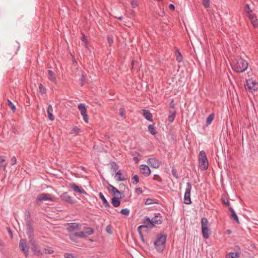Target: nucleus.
Masks as SVG:
<instances>
[{"instance_id": "338daca9", "label": "nucleus", "mask_w": 258, "mask_h": 258, "mask_svg": "<svg viewBox=\"0 0 258 258\" xmlns=\"http://www.w3.org/2000/svg\"><path fill=\"white\" fill-rule=\"evenodd\" d=\"M8 231H9V233H10V234L12 235V233L10 229V228H8Z\"/></svg>"}, {"instance_id": "49530a36", "label": "nucleus", "mask_w": 258, "mask_h": 258, "mask_svg": "<svg viewBox=\"0 0 258 258\" xmlns=\"http://www.w3.org/2000/svg\"><path fill=\"white\" fill-rule=\"evenodd\" d=\"M138 5V2L137 0H132L131 1V6L132 8H135Z\"/></svg>"}, {"instance_id": "c85d7f7f", "label": "nucleus", "mask_w": 258, "mask_h": 258, "mask_svg": "<svg viewBox=\"0 0 258 258\" xmlns=\"http://www.w3.org/2000/svg\"><path fill=\"white\" fill-rule=\"evenodd\" d=\"M176 55V60L180 62L182 61L183 58L182 56L179 51V50L178 48H176L175 50Z\"/></svg>"}, {"instance_id": "8fccbe9b", "label": "nucleus", "mask_w": 258, "mask_h": 258, "mask_svg": "<svg viewBox=\"0 0 258 258\" xmlns=\"http://www.w3.org/2000/svg\"><path fill=\"white\" fill-rule=\"evenodd\" d=\"M98 196L102 200V203L107 200L102 192H99Z\"/></svg>"}, {"instance_id": "cd10ccee", "label": "nucleus", "mask_w": 258, "mask_h": 258, "mask_svg": "<svg viewBox=\"0 0 258 258\" xmlns=\"http://www.w3.org/2000/svg\"><path fill=\"white\" fill-rule=\"evenodd\" d=\"M112 204L114 207H118L120 204V201L118 198L113 197L112 198Z\"/></svg>"}, {"instance_id": "f704fd0d", "label": "nucleus", "mask_w": 258, "mask_h": 258, "mask_svg": "<svg viewBox=\"0 0 258 258\" xmlns=\"http://www.w3.org/2000/svg\"><path fill=\"white\" fill-rule=\"evenodd\" d=\"M238 256L236 252H229L226 255V258H238Z\"/></svg>"}, {"instance_id": "6ab92c4d", "label": "nucleus", "mask_w": 258, "mask_h": 258, "mask_svg": "<svg viewBox=\"0 0 258 258\" xmlns=\"http://www.w3.org/2000/svg\"><path fill=\"white\" fill-rule=\"evenodd\" d=\"M61 199L65 202L73 203L72 198L67 192L62 194L60 196Z\"/></svg>"}, {"instance_id": "58836bf2", "label": "nucleus", "mask_w": 258, "mask_h": 258, "mask_svg": "<svg viewBox=\"0 0 258 258\" xmlns=\"http://www.w3.org/2000/svg\"><path fill=\"white\" fill-rule=\"evenodd\" d=\"M130 210L127 208L123 209L120 211V213L125 216H128L130 214Z\"/></svg>"}, {"instance_id": "393cba45", "label": "nucleus", "mask_w": 258, "mask_h": 258, "mask_svg": "<svg viewBox=\"0 0 258 258\" xmlns=\"http://www.w3.org/2000/svg\"><path fill=\"white\" fill-rule=\"evenodd\" d=\"M202 232L203 236L205 239L208 238L211 234V230L209 227L204 228L202 229Z\"/></svg>"}, {"instance_id": "5701e85b", "label": "nucleus", "mask_w": 258, "mask_h": 258, "mask_svg": "<svg viewBox=\"0 0 258 258\" xmlns=\"http://www.w3.org/2000/svg\"><path fill=\"white\" fill-rule=\"evenodd\" d=\"M6 157L0 156V170L5 169L6 167Z\"/></svg>"}, {"instance_id": "13d9d810", "label": "nucleus", "mask_w": 258, "mask_h": 258, "mask_svg": "<svg viewBox=\"0 0 258 258\" xmlns=\"http://www.w3.org/2000/svg\"><path fill=\"white\" fill-rule=\"evenodd\" d=\"M25 221H26V224L27 225V221H29V222H32L31 221V218L29 215H28L25 218Z\"/></svg>"}, {"instance_id": "7c9ffc66", "label": "nucleus", "mask_w": 258, "mask_h": 258, "mask_svg": "<svg viewBox=\"0 0 258 258\" xmlns=\"http://www.w3.org/2000/svg\"><path fill=\"white\" fill-rule=\"evenodd\" d=\"M148 128L149 132L151 134L155 135L157 134V131H156L155 126L153 124H149Z\"/></svg>"}, {"instance_id": "de8ad7c7", "label": "nucleus", "mask_w": 258, "mask_h": 258, "mask_svg": "<svg viewBox=\"0 0 258 258\" xmlns=\"http://www.w3.org/2000/svg\"><path fill=\"white\" fill-rule=\"evenodd\" d=\"M154 200L153 199H147L145 202V204L146 205H151L153 203H154Z\"/></svg>"}, {"instance_id": "a211bd4d", "label": "nucleus", "mask_w": 258, "mask_h": 258, "mask_svg": "<svg viewBox=\"0 0 258 258\" xmlns=\"http://www.w3.org/2000/svg\"><path fill=\"white\" fill-rule=\"evenodd\" d=\"M141 111L142 112L143 115L147 120L150 121H153V115L149 110L147 109H142Z\"/></svg>"}, {"instance_id": "4468645a", "label": "nucleus", "mask_w": 258, "mask_h": 258, "mask_svg": "<svg viewBox=\"0 0 258 258\" xmlns=\"http://www.w3.org/2000/svg\"><path fill=\"white\" fill-rule=\"evenodd\" d=\"M141 172L145 176H148L151 173V170L149 167L146 165L142 164L140 166Z\"/></svg>"}, {"instance_id": "a18cd8bd", "label": "nucleus", "mask_w": 258, "mask_h": 258, "mask_svg": "<svg viewBox=\"0 0 258 258\" xmlns=\"http://www.w3.org/2000/svg\"><path fill=\"white\" fill-rule=\"evenodd\" d=\"M65 258H76L74 254L71 253H66L64 254Z\"/></svg>"}, {"instance_id": "c03bdc74", "label": "nucleus", "mask_w": 258, "mask_h": 258, "mask_svg": "<svg viewBox=\"0 0 258 258\" xmlns=\"http://www.w3.org/2000/svg\"><path fill=\"white\" fill-rule=\"evenodd\" d=\"M244 11L246 14L249 13L250 12H251L252 11L250 10L249 5L246 4L245 5Z\"/></svg>"}, {"instance_id": "6e6d98bb", "label": "nucleus", "mask_w": 258, "mask_h": 258, "mask_svg": "<svg viewBox=\"0 0 258 258\" xmlns=\"http://www.w3.org/2000/svg\"><path fill=\"white\" fill-rule=\"evenodd\" d=\"M136 192L138 194H142L143 193V190L142 188H137L136 189Z\"/></svg>"}, {"instance_id": "ddd939ff", "label": "nucleus", "mask_w": 258, "mask_h": 258, "mask_svg": "<svg viewBox=\"0 0 258 258\" xmlns=\"http://www.w3.org/2000/svg\"><path fill=\"white\" fill-rule=\"evenodd\" d=\"M70 186L75 192L87 195V192L84 189H83L81 187L77 185L75 183H71Z\"/></svg>"}, {"instance_id": "c756f323", "label": "nucleus", "mask_w": 258, "mask_h": 258, "mask_svg": "<svg viewBox=\"0 0 258 258\" xmlns=\"http://www.w3.org/2000/svg\"><path fill=\"white\" fill-rule=\"evenodd\" d=\"M215 117V115L214 113L210 114L207 117L206 120V124L207 125H209L213 121Z\"/></svg>"}, {"instance_id": "052dcab7", "label": "nucleus", "mask_w": 258, "mask_h": 258, "mask_svg": "<svg viewBox=\"0 0 258 258\" xmlns=\"http://www.w3.org/2000/svg\"><path fill=\"white\" fill-rule=\"evenodd\" d=\"M169 8L170 9L172 10H174V9H175L174 6L173 4H170L169 5Z\"/></svg>"}, {"instance_id": "4c0bfd02", "label": "nucleus", "mask_w": 258, "mask_h": 258, "mask_svg": "<svg viewBox=\"0 0 258 258\" xmlns=\"http://www.w3.org/2000/svg\"><path fill=\"white\" fill-rule=\"evenodd\" d=\"M8 102L9 107L13 112H15L16 111V107L15 105L10 100H8Z\"/></svg>"}, {"instance_id": "37998d69", "label": "nucleus", "mask_w": 258, "mask_h": 258, "mask_svg": "<svg viewBox=\"0 0 258 258\" xmlns=\"http://www.w3.org/2000/svg\"><path fill=\"white\" fill-rule=\"evenodd\" d=\"M202 4L205 8H208L210 6V0H202Z\"/></svg>"}, {"instance_id": "680f3d73", "label": "nucleus", "mask_w": 258, "mask_h": 258, "mask_svg": "<svg viewBox=\"0 0 258 258\" xmlns=\"http://www.w3.org/2000/svg\"><path fill=\"white\" fill-rule=\"evenodd\" d=\"M225 233H226V234L229 235V234H231L232 231L231 230L228 229L226 231Z\"/></svg>"}, {"instance_id": "7ed1b4c3", "label": "nucleus", "mask_w": 258, "mask_h": 258, "mask_svg": "<svg viewBox=\"0 0 258 258\" xmlns=\"http://www.w3.org/2000/svg\"><path fill=\"white\" fill-rule=\"evenodd\" d=\"M199 163L202 170H206L208 169L209 163L204 151H201L199 153Z\"/></svg>"}, {"instance_id": "72a5a7b5", "label": "nucleus", "mask_w": 258, "mask_h": 258, "mask_svg": "<svg viewBox=\"0 0 258 258\" xmlns=\"http://www.w3.org/2000/svg\"><path fill=\"white\" fill-rule=\"evenodd\" d=\"M109 186L110 188H111V192L113 195H115L116 194H120V192L116 187H115L113 185L110 184L109 185Z\"/></svg>"}, {"instance_id": "f257e3e1", "label": "nucleus", "mask_w": 258, "mask_h": 258, "mask_svg": "<svg viewBox=\"0 0 258 258\" xmlns=\"http://www.w3.org/2000/svg\"><path fill=\"white\" fill-rule=\"evenodd\" d=\"M232 68L236 72L241 73L244 72L248 68V62L241 57H237L233 60Z\"/></svg>"}, {"instance_id": "79ce46f5", "label": "nucleus", "mask_w": 258, "mask_h": 258, "mask_svg": "<svg viewBox=\"0 0 258 258\" xmlns=\"http://www.w3.org/2000/svg\"><path fill=\"white\" fill-rule=\"evenodd\" d=\"M171 172H172V174L173 176L174 177H175L176 179L178 178V174H177V170H176V169L175 168L173 167L172 168Z\"/></svg>"}, {"instance_id": "423d86ee", "label": "nucleus", "mask_w": 258, "mask_h": 258, "mask_svg": "<svg viewBox=\"0 0 258 258\" xmlns=\"http://www.w3.org/2000/svg\"><path fill=\"white\" fill-rule=\"evenodd\" d=\"M245 88L249 91H255L258 89V83L252 79L246 81Z\"/></svg>"}, {"instance_id": "ea45409f", "label": "nucleus", "mask_w": 258, "mask_h": 258, "mask_svg": "<svg viewBox=\"0 0 258 258\" xmlns=\"http://www.w3.org/2000/svg\"><path fill=\"white\" fill-rule=\"evenodd\" d=\"M132 180H133V183L134 184H137L139 182V178L138 176L137 175H135L133 177Z\"/></svg>"}, {"instance_id": "774afa93", "label": "nucleus", "mask_w": 258, "mask_h": 258, "mask_svg": "<svg viewBox=\"0 0 258 258\" xmlns=\"http://www.w3.org/2000/svg\"><path fill=\"white\" fill-rule=\"evenodd\" d=\"M134 160L135 161H138V158L137 157H135L134 158Z\"/></svg>"}, {"instance_id": "0eeeda50", "label": "nucleus", "mask_w": 258, "mask_h": 258, "mask_svg": "<svg viewBox=\"0 0 258 258\" xmlns=\"http://www.w3.org/2000/svg\"><path fill=\"white\" fill-rule=\"evenodd\" d=\"M19 247L26 256L29 254V247L25 239H21L19 242Z\"/></svg>"}, {"instance_id": "09e8293b", "label": "nucleus", "mask_w": 258, "mask_h": 258, "mask_svg": "<svg viewBox=\"0 0 258 258\" xmlns=\"http://www.w3.org/2000/svg\"><path fill=\"white\" fill-rule=\"evenodd\" d=\"M39 89L40 92L42 94L45 93V88L43 87V86L41 84H40L39 85Z\"/></svg>"}, {"instance_id": "4be33fe9", "label": "nucleus", "mask_w": 258, "mask_h": 258, "mask_svg": "<svg viewBox=\"0 0 258 258\" xmlns=\"http://www.w3.org/2000/svg\"><path fill=\"white\" fill-rule=\"evenodd\" d=\"M52 112L53 109L52 105H49L47 108V113L48 114V118L51 121H53L54 119V117L53 115Z\"/></svg>"}, {"instance_id": "603ef678", "label": "nucleus", "mask_w": 258, "mask_h": 258, "mask_svg": "<svg viewBox=\"0 0 258 258\" xmlns=\"http://www.w3.org/2000/svg\"><path fill=\"white\" fill-rule=\"evenodd\" d=\"M44 251L45 253H48V254H51L53 252V250L47 249V248H44Z\"/></svg>"}, {"instance_id": "20e7f679", "label": "nucleus", "mask_w": 258, "mask_h": 258, "mask_svg": "<svg viewBox=\"0 0 258 258\" xmlns=\"http://www.w3.org/2000/svg\"><path fill=\"white\" fill-rule=\"evenodd\" d=\"M143 223H144L143 225H140L138 227V231L140 235L142 240H143V236L142 233L141 229L142 228H151L153 227V226H152V223L151 219H150L148 217H146L143 219Z\"/></svg>"}, {"instance_id": "dca6fc26", "label": "nucleus", "mask_w": 258, "mask_h": 258, "mask_svg": "<svg viewBox=\"0 0 258 258\" xmlns=\"http://www.w3.org/2000/svg\"><path fill=\"white\" fill-rule=\"evenodd\" d=\"M152 226L154 227L157 224H160L162 222V216L160 214L155 215L151 219Z\"/></svg>"}, {"instance_id": "3c124183", "label": "nucleus", "mask_w": 258, "mask_h": 258, "mask_svg": "<svg viewBox=\"0 0 258 258\" xmlns=\"http://www.w3.org/2000/svg\"><path fill=\"white\" fill-rule=\"evenodd\" d=\"M107 42L109 45H111L113 42V39L112 37L108 36Z\"/></svg>"}, {"instance_id": "9b49d317", "label": "nucleus", "mask_w": 258, "mask_h": 258, "mask_svg": "<svg viewBox=\"0 0 258 258\" xmlns=\"http://www.w3.org/2000/svg\"><path fill=\"white\" fill-rule=\"evenodd\" d=\"M26 233L30 240L33 239L34 236V229L32 227V222L27 221L26 226Z\"/></svg>"}, {"instance_id": "c9c22d12", "label": "nucleus", "mask_w": 258, "mask_h": 258, "mask_svg": "<svg viewBox=\"0 0 258 258\" xmlns=\"http://www.w3.org/2000/svg\"><path fill=\"white\" fill-rule=\"evenodd\" d=\"M111 169L113 172H116L117 170L118 169V166L115 162H112L111 163Z\"/></svg>"}, {"instance_id": "0e129e2a", "label": "nucleus", "mask_w": 258, "mask_h": 258, "mask_svg": "<svg viewBox=\"0 0 258 258\" xmlns=\"http://www.w3.org/2000/svg\"><path fill=\"white\" fill-rule=\"evenodd\" d=\"M223 203L224 204H225L227 206H229V202L228 201L225 202V201H223Z\"/></svg>"}, {"instance_id": "69168bd1", "label": "nucleus", "mask_w": 258, "mask_h": 258, "mask_svg": "<svg viewBox=\"0 0 258 258\" xmlns=\"http://www.w3.org/2000/svg\"><path fill=\"white\" fill-rule=\"evenodd\" d=\"M82 41L83 42H85V36L84 35H83L82 36Z\"/></svg>"}, {"instance_id": "39448f33", "label": "nucleus", "mask_w": 258, "mask_h": 258, "mask_svg": "<svg viewBox=\"0 0 258 258\" xmlns=\"http://www.w3.org/2000/svg\"><path fill=\"white\" fill-rule=\"evenodd\" d=\"M191 189V184L189 182L186 183L185 191L184 196V203L186 205L191 204L190 198V191Z\"/></svg>"}, {"instance_id": "f3484780", "label": "nucleus", "mask_w": 258, "mask_h": 258, "mask_svg": "<svg viewBox=\"0 0 258 258\" xmlns=\"http://www.w3.org/2000/svg\"><path fill=\"white\" fill-rule=\"evenodd\" d=\"M47 77L50 81L55 84L56 83V76L52 71L50 70H47Z\"/></svg>"}, {"instance_id": "aec40b11", "label": "nucleus", "mask_w": 258, "mask_h": 258, "mask_svg": "<svg viewBox=\"0 0 258 258\" xmlns=\"http://www.w3.org/2000/svg\"><path fill=\"white\" fill-rule=\"evenodd\" d=\"M229 210L230 212V218L236 222L237 223L239 224V222L238 216L234 209L232 207H229Z\"/></svg>"}, {"instance_id": "473e14b6", "label": "nucleus", "mask_w": 258, "mask_h": 258, "mask_svg": "<svg viewBox=\"0 0 258 258\" xmlns=\"http://www.w3.org/2000/svg\"><path fill=\"white\" fill-rule=\"evenodd\" d=\"M175 116V111H170V113L168 115V119L169 122H172L173 121Z\"/></svg>"}, {"instance_id": "2f4dec72", "label": "nucleus", "mask_w": 258, "mask_h": 258, "mask_svg": "<svg viewBox=\"0 0 258 258\" xmlns=\"http://www.w3.org/2000/svg\"><path fill=\"white\" fill-rule=\"evenodd\" d=\"M82 131L80 128H78L77 126H74L73 127L71 134H79L81 133Z\"/></svg>"}, {"instance_id": "412c9836", "label": "nucleus", "mask_w": 258, "mask_h": 258, "mask_svg": "<svg viewBox=\"0 0 258 258\" xmlns=\"http://www.w3.org/2000/svg\"><path fill=\"white\" fill-rule=\"evenodd\" d=\"M115 178L117 181H124L126 179L125 176L122 174L121 170L117 171L116 172Z\"/></svg>"}, {"instance_id": "bb28decb", "label": "nucleus", "mask_w": 258, "mask_h": 258, "mask_svg": "<svg viewBox=\"0 0 258 258\" xmlns=\"http://www.w3.org/2000/svg\"><path fill=\"white\" fill-rule=\"evenodd\" d=\"M83 229L85 230V233L86 234V236L88 235H91L94 233V230L89 227H85Z\"/></svg>"}, {"instance_id": "e2e57ef3", "label": "nucleus", "mask_w": 258, "mask_h": 258, "mask_svg": "<svg viewBox=\"0 0 258 258\" xmlns=\"http://www.w3.org/2000/svg\"><path fill=\"white\" fill-rule=\"evenodd\" d=\"M70 239L74 242H77V239L76 238H74L73 237H70Z\"/></svg>"}, {"instance_id": "f03ea898", "label": "nucleus", "mask_w": 258, "mask_h": 258, "mask_svg": "<svg viewBox=\"0 0 258 258\" xmlns=\"http://www.w3.org/2000/svg\"><path fill=\"white\" fill-rule=\"evenodd\" d=\"M166 240V236L162 234L158 236L156 240L154 242L155 248L159 252H161L165 248Z\"/></svg>"}, {"instance_id": "2eb2a0df", "label": "nucleus", "mask_w": 258, "mask_h": 258, "mask_svg": "<svg viewBox=\"0 0 258 258\" xmlns=\"http://www.w3.org/2000/svg\"><path fill=\"white\" fill-rule=\"evenodd\" d=\"M247 16L249 18V19L250 20L252 25L254 27L256 28L258 26V21L257 20L252 12H250L249 13H248L246 14Z\"/></svg>"}, {"instance_id": "e433bc0d", "label": "nucleus", "mask_w": 258, "mask_h": 258, "mask_svg": "<svg viewBox=\"0 0 258 258\" xmlns=\"http://www.w3.org/2000/svg\"><path fill=\"white\" fill-rule=\"evenodd\" d=\"M75 235L81 238H84L86 237V234H85V232L83 231L75 232Z\"/></svg>"}, {"instance_id": "1a4fd4ad", "label": "nucleus", "mask_w": 258, "mask_h": 258, "mask_svg": "<svg viewBox=\"0 0 258 258\" xmlns=\"http://www.w3.org/2000/svg\"><path fill=\"white\" fill-rule=\"evenodd\" d=\"M53 201V200L50 197L49 194L42 193L39 194L36 197V202L37 203L43 201Z\"/></svg>"}, {"instance_id": "b1692460", "label": "nucleus", "mask_w": 258, "mask_h": 258, "mask_svg": "<svg viewBox=\"0 0 258 258\" xmlns=\"http://www.w3.org/2000/svg\"><path fill=\"white\" fill-rule=\"evenodd\" d=\"M79 224L76 223H71L68 224V230L69 232L73 231L79 229Z\"/></svg>"}, {"instance_id": "f8f14e48", "label": "nucleus", "mask_w": 258, "mask_h": 258, "mask_svg": "<svg viewBox=\"0 0 258 258\" xmlns=\"http://www.w3.org/2000/svg\"><path fill=\"white\" fill-rule=\"evenodd\" d=\"M147 163L154 168H158L160 165L159 161L155 158H149Z\"/></svg>"}, {"instance_id": "864d4df0", "label": "nucleus", "mask_w": 258, "mask_h": 258, "mask_svg": "<svg viewBox=\"0 0 258 258\" xmlns=\"http://www.w3.org/2000/svg\"><path fill=\"white\" fill-rule=\"evenodd\" d=\"M11 164L12 165L15 164L16 163V162H17V159H16V158L15 156L11 158Z\"/></svg>"}, {"instance_id": "a878e982", "label": "nucleus", "mask_w": 258, "mask_h": 258, "mask_svg": "<svg viewBox=\"0 0 258 258\" xmlns=\"http://www.w3.org/2000/svg\"><path fill=\"white\" fill-rule=\"evenodd\" d=\"M209 227V221L206 218L203 217L201 219V228Z\"/></svg>"}, {"instance_id": "4d7b16f0", "label": "nucleus", "mask_w": 258, "mask_h": 258, "mask_svg": "<svg viewBox=\"0 0 258 258\" xmlns=\"http://www.w3.org/2000/svg\"><path fill=\"white\" fill-rule=\"evenodd\" d=\"M102 204L106 208H109L110 207V204L107 200L103 202Z\"/></svg>"}, {"instance_id": "6e6552de", "label": "nucleus", "mask_w": 258, "mask_h": 258, "mask_svg": "<svg viewBox=\"0 0 258 258\" xmlns=\"http://www.w3.org/2000/svg\"><path fill=\"white\" fill-rule=\"evenodd\" d=\"M30 243L31 246L32 251L34 255H40L42 252L39 248L38 245L37 244L35 240L34 239H30Z\"/></svg>"}, {"instance_id": "bf43d9fd", "label": "nucleus", "mask_w": 258, "mask_h": 258, "mask_svg": "<svg viewBox=\"0 0 258 258\" xmlns=\"http://www.w3.org/2000/svg\"><path fill=\"white\" fill-rule=\"evenodd\" d=\"M106 231L109 233V234H111L112 233V231L111 230L110 228L109 227V226H107L106 227Z\"/></svg>"}, {"instance_id": "9d476101", "label": "nucleus", "mask_w": 258, "mask_h": 258, "mask_svg": "<svg viewBox=\"0 0 258 258\" xmlns=\"http://www.w3.org/2000/svg\"><path fill=\"white\" fill-rule=\"evenodd\" d=\"M78 109L80 111L81 115L83 116L84 121L88 122V118L86 112V108L84 103H81L78 105Z\"/></svg>"}, {"instance_id": "5fc2aeb1", "label": "nucleus", "mask_w": 258, "mask_h": 258, "mask_svg": "<svg viewBox=\"0 0 258 258\" xmlns=\"http://www.w3.org/2000/svg\"><path fill=\"white\" fill-rule=\"evenodd\" d=\"M81 86H83L85 82V77L83 74L82 75L81 78L80 80Z\"/></svg>"}, {"instance_id": "a19ab883", "label": "nucleus", "mask_w": 258, "mask_h": 258, "mask_svg": "<svg viewBox=\"0 0 258 258\" xmlns=\"http://www.w3.org/2000/svg\"><path fill=\"white\" fill-rule=\"evenodd\" d=\"M119 115L123 118L124 119L125 118V110L123 108H120L119 109Z\"/></svg>"}]
</instances>
